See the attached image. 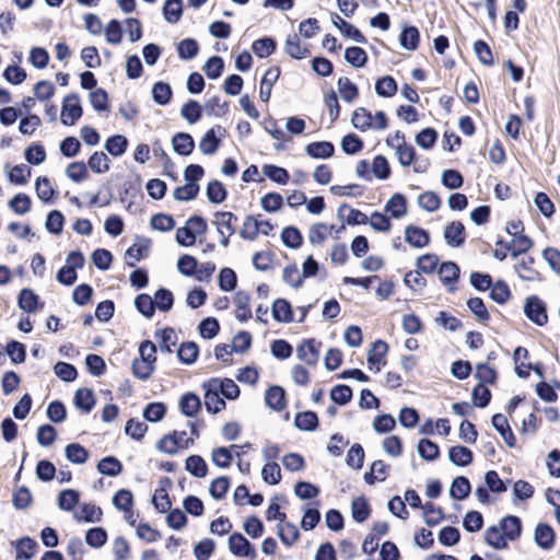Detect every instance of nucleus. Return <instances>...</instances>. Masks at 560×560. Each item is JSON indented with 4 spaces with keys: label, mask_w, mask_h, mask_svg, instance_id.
<instances>
[{
    "label": "nucleus",
    "mask_w": 560,
    "mask_h": 560,
    "mask_svg": "<svg viewBox=\"0 0 560 560\" xmlns=\"http://www.w3.org/2000/svg\"><path fill=\"white\" fill-rule=\"evenodd\" d=\"M88 165L94 173L102 174L109 170V159L104 152H94Z\"/></svg>",
    "instance_id": "51"
},
{
    "label": "nucleus",
    "mask_w": 560,
    "mask_h": 560,
    "mask_svg": "<svg viewBox=\"0 0 560 560\" xmlns=\"http://www.w3.org/2000/svg\"><path fill=\"white\" fill-rule=\"evenodd\" d=\"M499 527L502 529L503 535L509 541H514L520 538L522 533V523L517 516L508 515L501 518Z\"/></svg>",
    "instance_id": "13"
},
{
    "label": "nucleus",
    "mask_w": 560,
    "mask_h": 560,
    "mask_svg": "<svg viewBox=\"0 0 560 560\" xmlns=\"http://www.w3.org/2000/svg\"><path fill=\"white\" fill-rule=\"evenodd\" d=\"M285 50L295 59H303L311 55L308 45L301 37H288Z\"/></svg>",
    "instance_id": "22"
},
{
    "label": "nucleus",
    "mask_w": 560,
    "mask_h": 560,
    "mask_svg": "<svg viewBox=\"0 0 560 560\" xmlns=\"http://www.w3.org/2000/svg\"><path fill=\"white\" fill-rule=\"evenodd\" d=\"M470 482L466 477H456L450 488V495L455 500H464L470 493Z\"/></svg>",
    "instance_id": "33"
},
{
    "label": "nucleus",
    "mask_w": 560,
    "mask_h": 560,
    "mask_svg": "<svg viewBox=\"0 0 560 560\" xmlns=\"http://www.w3.org/2000/svg\"><path fill=\"white\" fill-rule=\"evenodd\" d=\"M265 402L275 411L283 410L287 407L285 390L278 385L270 386L265 393Z\"/></svg>",
    "instance_id": "12"
},
{
    "label": "nucleus",
    "mask_w": 560,
    "mask_h": 560,
    "mask_svg": "<svg viewBox=\"0 0 560 560\" xmlns=\"http://www.w3.org/2000/svg\"><path fill=\"white\" fill-rule=\"evenodd\" d=\"M201 106L197 101L190 100L186 104L183 105L180 109V115L184 119H186L189 124L197 122L201 117Z\"/></svg>",
    "instance_id": "50"
},
{
    "label": "nucleus",
    "mask_w": 560,
    "mask_h": 560,
    "mask_svg": "<svg viewBox=\"0 0 560 560\" xmlns=\"http://www.w3.org/2000/svg\"><path fill=\"white\" fill-rule=\"evenodd\" d=\"M261 171L266 177H268L270 180L277 184L285 185L289 182V173L283 167L272 164H265Z\"/></svg>",
    "instance_id": "39"
},
{
    "label": "nucleus",
    "mask_w": 560,
    "mask_h": 560,
    "mask_svg": "<svg viewBox=\"0 0 560 560\" xmlns=\"http://www.w3.org/2000/svg\"><path fill=\"white\" fill-rule=\"evenodd\" d=\"M331 400L340 406L348 404L352 398V389L348 385H336L330 390Z\"/></svg>",
    "instance_id": "59"
},
{
    "label": "nucleus",
    "mask_w": 560,
    "mask_h": 560,
    "mask_svg": "<svg viewBox=\"0 0 560 560\" xmlns=\"http://www.w3.org/2000/svg\"><path fill=\"white\" fill-rule=\"evenodd\" d=\"M346 60L355 68L363 67L368 60L366 52L360 47H348L345 52Z\"/></svg>",
    "instance_id": "63"
},
{
    "label": "nucleus",
    "mask_w": 560,
    "mask_h": 560,
    "mask_svg": "<svg viewBox=\"0 0 560 560\" xmlns=\"http://www.w3.org/2000/svg\"><path fill=\"white\" fill-rule=\"evenodd\" d=\"M185 469L197 478H203L208 474V465L199 455H190L185 463Z\"/></svg>",
    "instance_id": "31"
},
{
    "label": "nucleus",
    "mask_w": 560,
    "mask_h": 560,
    "mask_svg": "<svg viewBox=\"0 0 560 560\" xmlns=\"http://www.w3.org/2000/svg\"><path fill=\"white\" fill-rule=\"evenodd\" d=\"M207 197L211 203L219 205L226 198V189L219 180H212L207 187Z\"/></svg>",
    "instance_id": "48"
},
{
    "label": "nucleus",
    "mask_w": 560,
    "mask_h": 560,
    "mask_svg": "<svg viewBox=\"0 0 560 560\" xmlns=\"http://www.w3.org/2000/svg\"><path fill=\"white\" fill-rule=\"evenodd\" d=\"M535 542L545 550H549L555 544V532L548 524H538L534 533Z\"/></svg>",
    "instance_id": "16"
},
{
    "label": "nucleus",
    "mask_w": 560,
    "mask_h": 560,
    "mask_svg": "<svg viewBox=\"0 0 560 560\" xmlns=\"http://www.w3.org/2000/svg\"><path fill=\"white\" fill-rule=\"evenodd\" d=\"M102 510L94 504H83L75 513L74 518L79 522L95 523L101 520Z\"/></svg>",
    "instance_id": "34"
},
{
    "label": "nucleus",
    "mask_w": 560,
    "mask_h": 560,
    "mask_svg": "<svg viewBox=\"0 0 560 560\" xmlns=\"http://www.w3.org/2000/svg\"><path fill=\"white\" fill-rule=\"evenodd\" d=\"M250 444L246 443L243 446L233 444L230 447H217L211 454L212 463L220 468H228L231 466L233 460V451L238 448H248Z\"/></svg>",
    "instance_id": "8"
},
{
    "label": "nucleus",
    "mask_w": 560,
    "mask_h": 560,
    "mask_svg": "<svg viewBox=\"0 0 560 560\" xmlns=\"http://www.w3.org/2000/svg\"><path fill=\"white\" fill-rule=\"evenodd\" d=\"M280 75V69L278 67L269 68L261 82L259 90V97L262 102H268L271 95L273 84L277 82Z\"/></svg>",
    "instance_id": "20"
},
{
    "label": "nucleus",
    "mask_w": 560,
    "mask_h": 560,
    "mask_svg": "<svg viewBox=\"0 0 560 560\" xmlns=\"http://www.w3.org/2000/svg\"><path fill=\"white\" fill-rule=\"evenodd\" d=\"M351 512L355 522L363 523L370 516L371 510L366 500L362 497H358L352 500Z\"/></svg>",
    "instance_id": "44"
},
{
    "label": "nucleus",
    "mask_w": 560,
    "mask_h": 560,
    "mask_svg": "<svg viewBox=\"0 0 560 560\" xmlns=\"http://www.w3.org/2000/svg\"><path fill=\"white\" fill-rule=\"evenodd\" d=\"M38 544L36 540L30 537H23L16 541V560H31L36 550Z\"/></svg>",
    "instance_id": "30"
},
{
    "label": "nucleus",
    "mask_w": 560,
    "mask_h": 560,
    "mask_svg": "<svg viewBox=\"0 0 560 560\" xmlns=\"http://www.w3.org/2000/svg\"><path fill=\"white\" fill-rule=\"evenodd\" d=\"M418 205L428 212H433L440 208L441 199L433 191H425L418 197Z\"/></svg>",
    "instance_id": "60"
},
{
    "label": "nucleus",
    "mask_w": 560,
    "mask_h": 560,
    "mask_svg": "<svg viewBox=\"0 0 560 560\" xmlns=\"http://www.w3.org/2000/svg\"><path fill=\"white\" fill-rule=\"evenodd\" d=\"M396 154L398 156L399 163L402 166L411 165L416 159L415 148L410 144H407L405 141H402L401 143H397Z\"/></svg>",
    "instance_id": "56"
},
{
    "label": "nucleus",
    "mask_w": 560,
    "mask_h": 560,
    "mask_svg": "<svg viewBox=\"0 0 560 560\" xmlns=\"http://www.w3.org/2000/svg\"><path fill=\"white\" fill-rule=\"evenodd\" d=\"M201 402L194 393H186L179 400V409L186 417H195L200 410Z\"/></svg>",
    "instance_id": "28"
},
{
    "label": "nucleus",
    "mask_w": 560,
    "mask_h": 560,
    "mask_svg": "<svg viewBox=\"0 0 560 560\" xmlns=\"http://www.w3.org/2000/svg\"><path fill=\"white\" fill-rule=\"evenodd\" d=\"M198 346L194 341H187L180 345L177 350L179 360L185 364H192L198 357Z\"/></svg>",
    "instance_id": "46"
},
{
    "label": "nucleus",
    "mask_w": 560,
    "mask_h": 560,
    "mask_svg": "<svg viewBox=\"0 0 560 560\" xmlns=\"http://www.w3.org/2000/svg\"><path fill=\"white\" fill-rule=\"evenodd\" d=\"M320 347L322 342L316 341L313 338L303 340L302 343L296 348V355L307 365L314 366L319 360Z\"/></svg>",
    "instance_id": "4"
},
{
    "label": "nucleus",
    "mask_w": 560,
    "mask_h": 560,
    "mask_svg": "<svg viewBox=\"0 0 560 560\" xmlns=\"http://www.w3.org/2000/svg\"><path fill=\"white\" fill-rule=\"evenodd\" d=\"M127 147H128V140L125 136H121V135L112 136L105 142V149L113 156L122 155L126 152Z\"/></svg>",
    "instance_id": "41"
},
{
    "label": "nucleus",
    "mask_w": 560,
    "mask_h": 560,
    "mask_svg": "<svg viewBox=\"0 0 560 560\" xmlns=\"http://www.w3.org/2000/svg\"><path fill=\"white\" fill-rule=\"evenodd\" d=\"M338 91L343 101L351 103L359 94L358 88L349 78L342 77L338 80Z\"/></svg>",
    "instance_id": "47"
},
{
    "label": "nucleus",
    "mask_w": 560,
    "mask_h": 560,
    "mask_svg": "<svg viewBox=\"0 0 560 560\" xmlns=\"http://www.w3.org/2000/svg\"><path fill=\"white\" fill-rule=\"evenodd\" d=\"M252 48L259 58H266L273 52L276 43L271 37H261L253 43Z\"/></svg>",
    "instance_id": "54"
},
{
    "label": "nucleus",
    "mask_w": 560,
    "mask_h": 560,
    "mask_svg": "<svg viewBox=\"0 0 560 560\" xmlns=\"http://www.w3.org/2000/svg\"><path fill=\"white\" fill-rule=\"evenodd\" d=\"M535 259L532 256H523L515 264L514 268L518 277L526 281H539L540 275L534 268Z\"/></svg>",
    "instance_id": "10"
},
{
    "label": "nucleus",
    "mask_w": 560,
    "mask_h": 560,
    "mask_svg": "<svg viewBox=\"0 0 560 560\" xmlns=\"http://www.w3.org/2000/svg\"><path fill=\"white\" fill-rule=\"evenodd\" d=\"M405 241L411 247L415 248H423L430 243L429 233L416 225H407L405 228Z\"/></svg>",
    "instance_id": "9"
},
{
    "label": "nucleus",
    "mask_w": 560,
    "mask_h": 560,
    "mask_svg": "<svg viewBox=\"0 0 560 560\" xmlns=\"http://www.w3.org/2000/svg\"><path fill=\"white\" fill-rule=\"evenodd\" d=\"M183 14L182 0H166L163 5V15L168 23H177Z\"/></svg>",
    "instance_id": "37"
},
{
    "label": "nucleus",
    "mask_w": 560,
    "mask_h": 560,
    "mask_svg": "<svg viewBox=\"0 0 560 560\" xmlns=\"http://www.w3.org/2000/svg\"><path fill=\"white\" fill-rule=\"evenodd\" d=\"M35 189L37 197L44 202H49L51 197L55 194V190L49 182V179L45 176H39L35 183Z\"/></svg>",
    "instance_id": "64"
},
{
    "label": "nucleus",
    "mask_w": 560,
    "mask_h": 560,
    "mask_svg": "<svg viewBox=\"0 0 560 560\" xmlns=\"http://www.w3.org/2000/svg\"><path fill=\"white\" fill-rule=\"evenodd\" d=\"M79 502V492L72 489L62 490L58 497V506L63 511H71Z\"/></svg>",
    "instance_id": "55"
},
{
    "label": "nucleus",
    "mask_w": 560,
    "mask_h": 560,
    "mask_svg": "<svg viewBox=\"0 0 560 560\" xmlns=\"http://www.w3.org/2000/svg\"><path fill=\"white\" fill-rule=\"evenodd\" d=\"M375 92L382 97H392L397 92V83L393 77L385 75L375 83Z\"/></svg>",
    "instance_id": "42"
},
{
    "label": "nucleus",
    "mask_w": 560,
    "mask_h": 560,
    "mask_svg": "<svg viewBox=\"0 0 560 560\" xmlns=\"http://www.w3.org/2000/svg\"><path fill=\"white\" fill-rule=\"evenodd\" d=\"M237 217L230 211H218L214 213L213 224L217 226L219 234H234Z\"/></svg>",
    "instance_id": "14"
},
{
    "label": "nucleus",
    "mask_w": 560,
    "mask_h": 560,
    "mask_svg": "<svg viewBox=\"0 0 560 560\" xmlns=\"http://www.w3.org/2000/svg\"><path fill=\"white\" fill-rule=\"evenodd\" d=\"M172 143L174 151L180 155H189L195 148L192 137L185 132L176 133L172 139Z\"/></svg>",
    "instance_id": "27"
},
{
    "label": "nucleus",
    "mask_w": 560,
    "mask_h": 560,
    "mask_svg": "<svg viewBox=\"0 0 560 560\" xmlns=\"http://www.w3.org/2000/svg\"><path fill=\"white\" fill-rule=\"evenodd\" d=\"M418 453L425 460H434L439 457V446L428 439H422L418 444Z\"/></svg>",
    "instance_id": "52"
},
{
    "label": "nucleus",
    "mask_w": 560,
    "mask_h": 560,
    "mask_svg": "<svg viewBox=\"0 0 560 560\" xmlns=\"http://www.w3.org/2000/svg\"><path fill=\"white\" fill-rule=\"evenodd\" d=\"M492 425L493 428L501 434L504 442L509 447L515 446V436L510 428L508 419L502 413H495L492 417Z\"/></svg>",
    "instance_id": "18"
},
{
    "label": "nucleus",
    "mask_w": 560,
    "mask_h": 560,
    "mask_svg": "<svg viewBox=\"0 0 560 560\" xmlns=\"http://www.w3.org/2000/svg\"><path fill=\"white\" fill-rule=\"evenodd\" d=\"M388 346L383 340H376L372 343L368 354V364L370 370L381 371V366L385 365L384 357L387 353Z\"/></svg>",
    "instance_id": "7"
},
{
    "label": "nucleus",
    "mask_w": 560,
    "mask_h": 560,
    "mask_svg": "<svg viewBox=\"0 0 560 560\" xmlns=\"http://www.w3.org/2000/svg\"><path fill=\"white\" fill-rule=\"evenodd\" d=\"M205 393V406L209 412L218 413L225 408V401L220 397L219 392L210 386V382L203 385Z\"/></svg>",
    "instance_id": "17"
},
{
    "label": "nucleus",
    "mask_w": 560,
    "mask_h": 560,
    "mask_svg": "<svg viewBox=\"0 0 560 560\" xmlns=\"http://www.w3.org/2000/svg\"><path fill=\"white\" fill-rule=\"evenodd\" d=\"M262 480L268 485H278L281 480V469L276 462L266 463L261 470Z\"/></svg>",
    "instance_id": "53"
},
{
    "label": "nucleus",
    "mask_w": 560,
    "mask_h": 560,
    "mask_svg": "<svg viewBox=\"0 0 560 560\" xmlns=\"http://www.w3.org/2000/svg\"><path fill=\"white\" fill-rule=\"evenodd\" d=\"M441 282L448 287L450 291L455 290L459 277V267L452 261L443 262L438 271Z\"/></svg>",
    "instance_id": "15"
},
{
    "label": "nucleus",
    "mask_w": 560,
    "mask_h": 560,
    "mask_svg": "<svg viewBox=\"0 0 560 560\" xmlns=\"http://www.w3.org/2000/svg\"><path fill=\"white\" fill-rule=\"evenodd\" d=\"M423 516L424 522L429 526L438 525L444 517L443 511L441 508L435 506L434 504L428 502L423 506Z\"/></svg>",
    "instance_id": "62"
},
{
    "label": "nucleus",
    "mask_w": 560,
    "mask_h": 560,
    "mask_svg": "<svg viewBox=\"0 0 560 560\" xmlns=\"http://www.w3.org/2000/svg\"><path fill=\"white\" fill-rule=\"evenodd\" d=\"M533 246V241L524 235L520 234L516 237H513L512 242L505 246L512 257H517L522 254H525Z\"/></svg>",
    "instance_id": "38"
},
{
    "label": "nucleus",
    "mask_w": 560,
    "mask_h": 560,
    "mask_svg": "<svg viewBox=\"0 0 560 560\" xmlns=\"http://www.w3.org/2000/svg\"><path fill=\"white\" fill-rule=\"evenodd\" d=\"M524 314L538 326H545L548 322L546 304L536 295L528 296L524 304Z\"/></svg>",
    "instance_id": "1"
},
{
    "label": "nucleus",
    "mask_w": 560,
    "mask_h": 560,
    "mask_svg": "<svg viewBox=\"0 0 560 560\" xmlns=\"http://www.w3.org/2000/svg\"><path fill=\"white\" fill-rule=\"evenodd\" d=\"M272 317L279 323H290L293 320L291 304L284 299H278L272 303Z\"/></svg>",
    "instance_id": "23"
},
{
    "label": "nucleus",
    "mask_w": 560,
    "mask_h": 560,
    "mask_svg": "<svg viewBox=\"0 0 560 560\" xmlns=\"http://www.w3.org/2000/svg\"><path fill=\"white\" fill-rule=\"evenodd\" d=\"M351 121L354 128L365 131L372 129L373 116L366 108L360 107L353 112Z\"/></svg>",
    "instance_id": "35"
},
{
    "label": "nucleus",
    "mask_w": 560,
    "mask_h": 560,
    "mask_svg": "<svg viewBox=\"0 0 560 560\" xmlns=\"http://www.w3.org/2000/svg\"><path fill=\"white\" fill-rule=\"evenodd\" d=\"M278 536L283 545L291 547L299 539L300 533L293 523H279L277 526Z\"/></svg>",
    "instance_id": "29"
},
{
    "label": "nucleus",
    "mask_w": 560,
    "mask_h": 560,
    "mask_svg": "<svg viewBox=\"0 0 560 560\" xmlns=\"http://www.w3.org/2000/svg\"><path fill=\"white\" fill-rule=\"evenodd\" d=\"M166 407L163 402H150L143 410V417L150 422H158L165 416Z\"/></svg>",
    "instance_id": "61"
},
{
    "label": "nucleus",
    "mask_w": 560,
    "mask_h": 560,
    "mask_svg": "<svg viewBox=\"0 0 560 560\" xmlns=\"http://www.w3.org/2000/svg\"><path fill=\"white\" fill-rule=\"evenodd\" d=\"M444 238L448 246L459 247L464 244L466 235L465 228L462 222L453 221L445 226Z\"/></svg>",
    "instance_id": "11"
},
{
    "label": "nucleus",
    "mask_w": 560,
    "mask_h": 560,
    "mask_svg": "<svg viewBox=\"0 0 560 560\" xmlns=\"http://www.w3.org/2000/svg\"><path fill=\"white\" fill-rule=\"evenodd\" d=\"M97 470L102 475L115 477L121 472L122 465L116 457L107 456L101 459Z\"/></svg>",
    "instance_id": "40"
},
{
    "label": "nucleus",
    "mask_w": 560,
    "mask_h": 560,
    "mask_svg": "<svg viewBox=\"0 0 560 560\" xmlns=\"http://www.w3.org/2000/svg\"><path fill=\"white\" fill-rule=\"evenodd\" d=\"M39 298L31 289H22L18 298V304L26 313H33L37 310Z\"/></svg>",
    "instance_id": "32"
},
{
    "label": "nucleus",
    "mask_w": 560,
    "mask_h": 560,
    "mask_svg": "<svg viewBox=\"0 0 560 560\" xmlns=\"http://www.w3.org/2000/svg\"><path fill=\"white\" fill-rule=\"evenodd\" d=\"M295 427L303 431L315 430L318 424L317 415L313 411L299 412L294 420Z\"/></svg>",
    "instance_id": "43"
},
{
    "label": "nucleus",
    "mask_w": 560,
    "mask_h": 560,
    "mask_svg": "<svg viewBox=\"0 0 560 560\" xmlns=\"http://www.w3.org/2000/svg\"><path fill=\"white\" fill-rule=\"evenodd\" d=\"M306 153L313 159H328L334 155L335 148L331 142H312L305 148Z\"/></svg>",
    "instance_id": "24"
},
{
    "label": "nucleus",
    "mask_w": 560,
    "mask_h": 560,
    "mask_svg": "<svg viewBox=\"0 0 560 560\" xmlns=\"http://www.w3.org/2000/svg\"><path fill=\"white\" fill-rule=\"evenodd\" d=\"M220 137L224 135V129L221 126H215L209 129L199 141V150L207 155L214 154L220 145Z\"/></svg>",
    "instance_id": "5"
},
{
    "label": "nucleus",
    "mask_w": 560,
    "mask_h": 560,
    "mask_svg": "<svg viewBox=\"0 0 560 560\" xmlns=\"http://www.w3.org/2000/svg\"><path fill=\"white\" fill-rule=\"evenodd\" d=\"M229 549L236 557L256 559L255 547L240 533H234L229 538Z\"/></svg>",
    "instance_id": "3"
},
{
    "label": "nucleus",
    "mask_w": 560,
    "mask_h": 560,
    "mask_svg": "<svg viewBox=\"0 0 560 560\" xmlns=\"http://www.w3.org/2000/svg\"><path fill=\"white\" fill-rule=\"evenodd\" d=\"M198 50L199 46L197 42L190 37L177 44L178 55L184 60L192 59L198 54Z\"/></svg>",
    "instance_id": "57"
},
{
    "label": "nucleus",
    "mask_w": 560,
    "mask_h": 560,
    "mask_svg": "<svg viewBox=\"0 0 560 560\" xmlns=\"http://www.w3.org/2000/svg\"><path fill=\"white\" fill-rule=\"evenodd\" d=\"M73 402L82 412L89 413L95 405L94 394L90 388H79L74 394Z\"/></svg>",
    "instance_id": "25"
},
{
    "label": "nucleus",
    "mask_w": 560,
    "mask_h": 560,
    "mask_svg": "<svg viewBox=\"0 0 560 560\" xmlns=\"http://www.w3.org/2000/svg\"><path fill=\"white\" fill-rule=\"evenodd\" d=\"M249 302L250 295L246 291L240 290L233 296V303L235 305V317L241 323L247 322L253 316Z\"/></svg>",
    "instance_id": "6"
},
{
    "label": "nucleus",
    "mask_w": 560,
    "mask_h": 560,
    "mask_svg": "<svg viewBox=\"0 0 560 560\" xmlns=\"http://www.w3.org/2000/svg\"><path fill=\"white\" fill-rule=\"evenodd\" d=\"M448 458L457 466H467L472 460V453L465 446L456 445L450 448Z\"/></svg>",
    "instance_id": "36"
},
{
    "label": "nucleus",
    "mask_w": 560,
    "mask_h": 560,
    "mask_svg": "<svg viewBox=\"0 0 560 560\" xmlns=\"http://www.w3.org/2000/svg\"><path fill=\"white\" fill-rule=\"evenodd\" d=\"M210 386L215 388L219 394H222L228 399H236L240 396V387L231 378H224L222 381L218 378L210 380Z\"/></svg>",
    "instance_id": "19"
},
{
    "label": "nucleus",
    "mask_w": 560,
    "mask_h": 560,
    "mask_svg": "<svg viewBox=\"0 0 560 560\" xmlns=\"http://www.w3.org/2000/svg\"><path fill=\"white\" fill-rule=\"evenodd\" d=\"M237 277L233 269L222 268L219 273V287L224 292H231L236 288Z\"/></svg>",
    "instance_id": "49"
},
{
    "label": "nucleus",
    "mask_w": 560,
    "mask_h": 560,
    "mask_svg": "<svg viewBox=\"0 0 560 560\" xmlns=\"http://www.w3.org/2000/svg\"><path fill=\"white\" fill-rule=\"evenodd\" d=\"M485 540L487 545L493 549L502 550L508 548V538L503 535L499 525L490 526L485 532Z\"/></svg>",
    "instance_id": "21"
},
{
    "label": "nucleus",
    "mask_w": 560,
    "mask_h": 560,
    "mask_svg": "<svg viewBox=\"0 0 560 560\" xmlns=\"http://www.w3.org/2000/svg\"><path fill=\"white\" fill-rule=\"evenodd\" d=\"M281 240L287 247L299 248L302 244V235L296 228L287 226L282 230Z\"/></svg>",
    "instance_id": "58"
},
{
    "label": "nucleus",
    "mask_w": 560,
    "mask_h": 560,
    "mask_svg": "<svg viewBox=\"0 0 560 560\" xmlns=\"http://www.w3.org/2000/svg\"><path fill=\"white\" fill-rule=\"evenodd\" d=\"M82 107L77 94L67 95L63 100L61 121L63 125L72 126L81 116Z\"/></svg>",
    "instance_id": "2"
},
{
    "label": "nucleus",
    "mask_w": 560,
    "mask_h": 560,
    "mask_svg": "<svg viewBox=\"0 0 560 560\" xmlns=\"http://www.w3.org/2000/svg\"><path fill=\"white\" fill-rule=\"evenodd\" d=\"M385 211L392 218L400 219L407 213V200L401 194H395L385 205Z\"/></svg>",
    "instance_id": "26"
},
{
    "label": "nucleus",
    "mask_w": 560,
    "mask_h": 560,
    "mask_svg": "<svg viewBox=\"0 0 560 560\" xmlns=\"http://www.w3.org/2000/svg\"><path fill=\"white\" fill-rule=\"evenodd\" d=\"M66 457L73 464H84L89 458V452L78 443L69 444L66 447Z\"/></svg>",
    "instance_id": "45"
}]
</instances>
